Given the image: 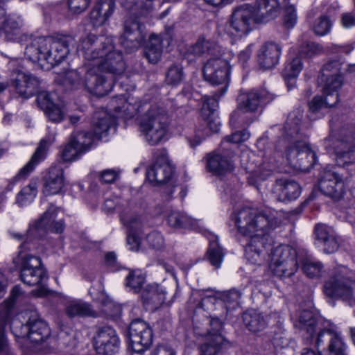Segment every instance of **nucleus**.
Wrapping results in <instances>:
<instances>
[{"label":"nucleus","mask_w":355,"mask_h":355,"mask_svg":"<svg viewBox=\"0 0 355 355\" xmlns=\"http://www.w3.org/2000/svg\"><path fill=\"white\" fill-rule=\"evenodd\" d=\"M78 49L82 51L85 60L92 62V67H96L97 73L112 85V81L107 80L105 73L119 75L125 69L122 53L115 49L110 37L89 34L80 40Z\"/></svg>","instance_id":"nucleus-1"},{"label":"nucleus","mask_w":355,"mask_h":355,"mask_svg":"<svg viewBox=\"0 0 355 355\" xmlns=\"http://www.w3.org/2000/svg\"><path fill=\"white\" fill-rule=\"evenodd\" d=\"M74 43V37L70 35L59 38L38 37L26 46L24 53L31 62H37L42 67L48 64L49 68L62 62L69 53L70 46Z\"/></svg>","instance_id":"nucleus-2"},{"label":"nucleus","mask_w":355,"mask_h":355,"mask_svg":"<svg viewBox=\"0 0 355 355\" xmlns=\"http://www.w3.org/2000/svg\"><path fill=\"white\" fill-rule=\"evenodd\" d=\"M235 225L238 232L254 242L268 241L271 232L279 226L277 213L266 214L252 207H243L236 214Z\"/></svg>","instance_id":"nucleus-3"},{"label":"nucleus","mask_w":355,"mask_h":355,"mask_svg":"<svg viewBox=\"0 0 355 355\" xmlns=\"http://www.w3.org/2000/svg\"><path fill=\"white\" fill-rule=\"evenodd\" d=\"M122 7L129 11L125 18L119 42L128 52L137 50L144 42L146 34L139 19L147 16L153 8V0H119Z\"/></svg>","instance_id":"nucleus-4"},{"label":"nucleus","mask_w":355,"mask_h":355,"mask_svg":"<svg viewBox=\"0 0 355 355\" xmlns=\"http://www.w3.org/2000/svg\"><path fill=\"white\" fill-rule=\"evenodd\" d=\"M284 245H277L270 250L266 245H245V255L252 263L261 264V259L270 263V267L275 275L279 277H289L297 270V262L293 259L286 260L284 255ZM289 247L290 245H286Z\"/></svg>","instance_id":"nucleus-5"},{"label":"nucleus","mask_w":355,"mask_h":355,"mask_svg":"<svg viewBox=\"0 0 355 355\" xmlns=\"http://www.w3.org/2000/svg\"><path fill=\"white\" fill-rule=\"evenodd\" d=\"M323 144L327 152L336 155L338 166L345 167L349 164L354 163L355 125H345L338 132H331L324 139Z\"/></svg>","instance_id":"nucleus-6"},{"label":"nucleus","mask_w":355,"mask_h":355,"mask_svg":"<svg viewBox=\"0 0 355 355\" xmlns=\"http://www.w3.org/2000/svg\"><path fill=\"white\" fill-rule=\"evenodd\" d=\"M62 83L74 89L85 87L89 93L98 96L107 94L112 89V83L107 82L103 76L98 74L91 63L86 65L83 78L80 77V71L71 69L64 73Z\"/></svg>","instance_id":"nucleus-7"},{"label":"nucleus","mask_w":355,"mask_h":355,"mask_svg":"<svg viewBox=\"0 0 355 355\" xmlns=\"http://www.w3.org/2000/svg\"><path fill=\"white\" fill-rule=\"evenodd\" d=\"M170 128V120L166 112L157 107H152L143 116L139 122V132L150 145L161 143Z\"/></svg>","instance_id":"nucleus-8"},{"label":"nucleus","mask_w":355,"mask_h":355,"mask_svg":"<svg viewBox=\"0 0 355 355\" xmlns=\"http://www.w3.org/2000/svg\"><path fill=\"white\" fill-rule=\"evenodd\" d=\"M175 167L168 157L166 149H159L156 152L155 162L146 171L148 180L154 186L166 184L163 191V198L168 201L178 187L173 182Z\"/></svg>","instance_id":"nucleus-9"},{"label":"nucleus","mask_w":355,"mask_h":355,"mask_svg":"<svg viewBox=\"0 0 355 355\" xmlns=\"http://www.w3.org/2000/svg\"><path fill=\"white\" fill-rule=\"evenodd\" d=\"M320 322L316 318L313 312L309 310L302 311L294 321V327L304 332L303 336L308 343H312L315 333L318 331L315 340V346L320 347L325 342H328L329 355H330V345L334 338H338L345 344L342 338L333 328H322Z\"/></svg>","instance_id":"nucleus-10"},{"label":"nucleus","mask_w":355,"mask_h":355,"mask_svg":"<svg viewBox=\"0 0 355 355\" xmlns=\"http://www.w3.org/2000/svg\"><path fill=\"white\" fill-rule=\"evenodd\" d=\"M115 118L107 113V111L101 110L95 112L93 121L92 129L94 134L89 132L80 131L74 132L71 141L76 144L78 149L85 153L90 149L96 140L106 136L110 127L115 123Z\"/></svg>","instance_id":"nucleus-11"},{"label":"nucleus","mask_w":355,"mask_h":355,"mask_svg":"<svg viewBox=\"0 0 355 355\" xmlns=\"http://www.w3.org/2000/svg\"><path fill=\"white\" fill-rule=\"evenodd\" d=\"M353 278V273L345 267L338 268L335 274L324 282V295L330 298H340L350 304L355 303V278Z\"/></svg>","instance_id":"nucleus-12"},{"label":"nucleus","mask_w":355,"mask_h":355,"mask_svg":"<svg viewBox=\"0 0 355 355\" xmlns=\"http://www.w3.org/2000/svg\"><path fill=\"white\" fill-rule=\"evenodd\" d=\"M219 96L214 95L213 96H203V103L200 111V116L204 121L202 127H198L193 137H188L189 145L195 148L200 145L208 135L207 130L213 132H216L220 129V121L215 115V112L218 107V100Z\"/></svg>","instance_id":"nucleus-13"},{"label":"nucleus","mask_w":355,"mask_h":355,"mask_svg":"<svg viewBox=\"0 0 355 355\" xmlns=\"http://www.w3.org/2000/svg\"><path fill=\"white\" fill-rule=\"evenodd\" d=\"M225 53L220 56L210 58L204 64L202 73L206 81L213 85H222L219 94L214 95L219 96L223 95L227 90L229 82L230 67Z\"/></svg>","instance_id":"nucleus-14"},{"label":"nucleus","mask_w":355,"mask_h":355,"mask_svg":"<svg viewBox=\"0 0 355 355\" xmlns=\"http://www.w3.org/2000/svg\"><path fill=\"white\" fill-rule=\"evenodd\" d=\"M272 98V95L265 89L241 91L237 97V109L232 114L230 122L234 123L239 119L243 118V113L256 112L262 104L270 101Z\"/></svg>","instance_id":"nucleus-15"},{"label":"nucleus","mask_w":355,"mask_h":355,"mask_svg":"<svg viewBox=\"0 0 355 355\" xmlns=\"http://www.w3.org/2000/svg\"><path fill=\"white\" fill-rule=\"evenodd\" d=\"M340 64L331 62L324 65L318 81L322 87V95L331 98L330 104L338 102V90L343 85V77L340 73Z\"/></svg>","instance_id":"nucleus-16"},{"label":"nucleus","mask_w":355,"mask_h":355,"mask_svg":"<svg viewBox=\"0 0 355 355\" xmlns=\"http://www.w3.org/2000/svg\"><path fill=\"white\" fill-rule=\"evenodd\" d=\"M285 157L288 164L296 170L309 171L316 162V154L304 142L295 141L287 147Z\"/></svg>","instance_id":"nucleus-17"},{"label":"nucleus","mask_w":355,"mask_h":355,"mask_svg":"<svg viewBox=\"0 0 355 355\" xmlns=\"http://www.w3.org/2000/svg\"><path fill=\"white\" fill-rule=\"evenodd\" d=\"M18 259L21 265V279L24 284L36 286L46 278L39 257L19 251Z\"/></svg>","instance_id":"nucleus-18"},{"label":"nucleus","mask_w":355,"mask_h":355,"mask_svg":"<svg viewBox=\"0 0 355 355\" xmlns=\"http://www.w3.org/2000/svg\"><path fill=\"white\" fill-rule=\"evenodd\" d=\"M10 328L18 337H27L33 343H40L50 336V329L47 324L40 319L33 318L20 324L17 320H13Z\"/></svg>","instance_id":"nucleus-19"},{"label":"nucleus","mask_w":355,"mask_h":355,"mask_svg":"<svg viewBox=\"0 0 355 355\" xmlns=\"http://www.w3.org/2000/svg\"><path fill=\"white\" fill-rule=\"evenodd\" d=\"M58 208L51 205L43 216L34 224L30 226L26 241H32V239L44 235L46 230L55 233H62L65 227L62 220H55Z\"/></svg>","instance_id":"nucleus-20"},{"label":"nucleus","mask_w":355,"mask_h":355,"mask_svg":"<svg viewBox=\"0 0 355 355\" xmlns=\"http://www.w3.org/2000/svg\"><path fill=\"white\" fill-rule=\"evenodd\" d=\"M96 352L101 355H114L120 347V340L116 331L109 325L96 329L92 338Z\"/></svg>","instance_id":"nucleus-21"},{"label":"nucleus","mask_w":355,"mask_h":355,"mask_svg":"<svg viewBox=\"0 0 355 355\" xmlns=\"http://www.w3.org/2000/svg\"><path fill=\"white\" fill-rule=\"evenodd\" d=\"M128 336L132 350L138 354L148 349L153 342L152 329L146 322L140 319L130 323Z\"/></svg>","instance_id":"nucleus-22"},{"label":"nucleus","mask_w":355,"mask_h":355,"mask_svg":"<svg viewBox=\"0 0 355 355\" xmlns=\"http://www.w3.org/2000/svg\"><path fill=\"white\" fill-rule=\"evenodd\" d=\"M199 306L205 311L210 313L211 318L209 324L212 328L208 332L211 334H220L223 321L227 317V309L223 306V302L216 300V297L207 295L202 297Z\"/></svg>","instance_id":"nucleus-23"},{"label":"nucleus","mask_w":355,"mask_h":355,"mask_svg":"<svg viewBox=\"0 0 355 355\" xmlns=\"http://www.w3.org/2000/svg\"><path fill=\"white\" fill-rule=\"evenodd\" d=\"M55 132L49 133L42 139L35 152L32 155L29 162L18 172L11 180V183L15 184L19 181L25 180L31 172L34 171L36 166L45 159L48 146L55 140Z\"/></svg>","instance_id":"nucleus-24"},{"label":"nucleus","mask_w":355,"mask_h":355,"mask_svg":"<svg viewBox=\"0 0 355 355\" xmlns=\"http://www.w3.org/2000/svg\"><path fill=\"white\" fill-rule=\"evenodd\" d=\"M26 295L21 291L19 286L12 288L9 298L4 302L3 309L0 313V352L4 349V327L9 321L12 309L17 305H21L25 302Z\"/></svg>","instance_id":"nucleus-25"},{"label":"nucleus","mask_w":355,"mask_h":355,"mask_svg":"<svg viewBox=\"0 0 355 355\" xmlns=\"http://www.w3.org/2000/svg\"><path fill=\"white\" fill-rule=\"evenodd\" d=\"M12 85L21 97L28 98L39 91L40 80L30 74L15 71L12 74Z\"/></svg>","instance_id":"nucleus-26"},{"label":"nucleus","mask_w":355,"mask_h":355,"mask_svg":"<svg viewBox=\"0 0 355 355\" xmlns=\"http://www.w3.org/2000/svg\"><path fill=\"white\" fill-rule=\"evenodd\" d=\"M250 4H244L236 8L232 14L230 27L239 35L248 33L255 22Z\"/></svg>","instance_id":"nucleus-27"},{"label":"nucleus","mask_w":355,"mask_h":355,"mask_svg":"<svg viewBox=\"0 0 355 355\" xmlns=\"http://www.w3.org/2000/svg\"><path fill=\"white\" fill-rule=\"evenodd\" d=\"M322 192L335 201L340 200L345 188L343 178L336 171H327L320 182Z\"/></svg>","instance_id":"nucleus-28"},{"label":"nucleus","mask_w":355,"mask_h":355,"mask_svg":"<svg viewBox=\"0 0 355 355\" xmlns=\"http://www.w3.org/2000/svg\"><path fill=\"white\" fill-rule=\"evenodd\" d=\"M250 6L256 23H267L279 13V4L277 0H255Z\"/></svg>","instance_id":"nucleus-29"},{"label":"nucleus","mask_w":355,"mask_h":355,"mask_svg":"<svg viewBox=\"0 0 355 355\" xmlns=\"http://www.w3.org/2000/svg\"><path fill=\"white\" fill-rule=\"evenodd\" d=\"M272 191L278 200L289 202L296 200L300 196L301 187L292 179L281 178L276 180Z\"/></svg>","instance_id":"nucleus-30"},{"label":"nucleus","mask_w":355,"mask_h":355,"mask_svg":"<svg viewBox=\"0 0 355 355\" xmlns=\"http://www.w3.org/2000/svg\"><path fill=\"white\" fill-rule=\"evenodd\" d=\"M282 47L274 42H266L261 46L257 54V63L263 69H270L279 60Z\"/></svg>","instance_id":"nucleus-31"},{"label":"nucleus","mask_w":355,"mask_h":355,"mask_svg":"<svg viewBox=\"0 0 355 355\" xmlns=\"http://www.w3.org/2000/svg\"><path fill=\"white\" fill-rule=\"evenodd\" d=\"M42 180L44 194H58L64 185V171L59 166H51L44 175Z\"/></svg>","instance_id":"nucleus-32"},{"label":"nucleus","mask_w":355,"mask_h":355,"mask_svg":"<svg viewBox=\"0 0 355 355\" xmlns=\"http://www.w3.org/2000/svg\"><path fill=\"white\" fill-rule=\"evenodd\" d=\"M121 222L128 227L127 232V244H140L143 241L141 232L139 229L143 224V218L139 215H127L126 209H123L120 214Z\"/></svg>","instance_id":"nucleus-33"},{"label":"nucleus","mask_w":355,"mask_h":355,"mask_svg":"<svg viewBox=\"0 0 355 355\" xmlns=\"http://www.w3.org/2000/svg\"><path fill=\"white\" fill-rule=\"evenodd\" d=\"M113 0L98 1L90 12L89 19L94 26L99 27L104 25L114 10Z\"/></svg>","instance_id":"nucleus-34"},{"label":"nucleus","mask_w":355,"mask_h":355,"mask_svg":"<svg viewBox=\"0 0 355 355\" xmlns=\"http://www.w3.org/2000/svg\"><path fill=\"white\" fill-rule=\"evenodd\" d=\"M228 346V342L220 334L208 332L203 343L200 346V351L202 355H218Z\"/></svg>","instance_id":"nucleus-35"},{"label":"nucleus","mask_w":355,"mask_h":355,"mask_svg":"<svg viewBox=\"0 0 355 355\" xmlns=\"http://www.w3.org/2000/svg\"><path fill=\"white\" fill-rule=\"evenodd\" d=\"M207 167L213 173L220 176L233 170V165L227 155L219 153L209 154L207 157Z\"/></svg>","instance_id":"nucleus-36"},{"label":"nucleus","mask_w":355,"mask_h":355,"mask_svg":"<svg viewBox=\"0 0 355 355\" xmlns=\"http://www.w3.org/2000/svg\"><path fill=\"white\" fill-rule=\"evenodd\" d=\"M269 315H264L255 310H250L244 313L243 320L249 331L257 333L266 329L268 324Z\"/></svg>","instance_id":"nucleus-37"},{"label":"nucleus","mask_w":355,"mask_h":355,"mask_svg":"<svg viewBox=\"0 0 355 355\" xmlns=\"http://www.w3.org/2000/svg\"><path fill=\"white\" fill-rule=\"evenodd\" d=\"M188 51L195 56H201L205 53L215 55L216 53H220V46L216 42L211 38H207L204 35H201Z\"/></svg>","instance_id":"nucleus-38"},{"label":"nucleus","mask_w":355,"mask_h":355,"mask_svg":"<svg viewBox=\"0 0 355 355\" xmlns=\"http://www.w3.org/2000/svg\"><path fill=\"white\" fill-rule=\"evenodd\" d=\"M141 299L146 305L157 309L165 300V293L157 285H148L141 291Z\"/></svg>","instance_id":"nucleus-39"},{"label":"nucleus","mask_w":355,"mask_h":355,"mask_svg":"<svg viewBox=\"0 0 355 355\" xmlns=\"http://www.w3.org/2000/svg\"><path fill=\"white\" fill-rule=\"evenodd\" d=\"M162 39L157 35H151L144 48V55L150 63L156 64L162 53Z\"/></svg>","instance_id":"nucleus-40"},{"label":"nucleus","mask_w":355,"mask_h":355,"mask_svg":"<svg viewBox=\"0 0 355 355\" xmlns=\"http://www.w3.org/2000/svg\"><path fill=\"white\" fill-rule=\"evenodd\" d=\"M65 314L69 318L76 317H86L93 315L91 306L79 300L69 301L65 306Z\"/></svg>","instance_id":"nucleus-41"},{"label":"nucleus","mask_w":355,"mask_h":355,"mask_svg":"<svg viewBox=\"0 0 355 355\" xmlns=\"http://www.w3.org/2000/svg\"><path fill=\"white\" fill-rule=\"evenodd\" d=\"M302 264V270L304 275L310 279H320L325 274L323 263L311 257H305L300 259Z\"/></svg>","instance_id":"nucleus-42"},{"label":"nucleus","mask_w":355,"mask_h":355,"mask_svg":"<svg viewBox=\"0 0 355 355\" xmlns=\"http://www.w3.org/2000/svg\"><path fill=\"white\" fill-rule=\"evenodd\" d=\"M167 221L173 227L196 229L199 226L198 220L177 211H173L168 214Z\"/></svg>","instance_id":"nucleus-43"},{"label":"nucleus","mask_w":355,"mask_h":355,"mask_svg":"<svg viewBox=\"0 0 355 355\" xmlns=\"http://www.w3.org/2000/svg\"><path fill=\"white\" fill-rule=\"evenodd\" d=\"M314 236L318 243L331 244L340 242L334 229L324 224H318L315 226Z\"/></svg>","instance_id":"nucleus-44"},{"label":"nucleus","mask_w":355,"mask_h":355,"mask_svg":"<svg viewBox=\"0 0 355 355\" xmlns=\"http://www.w3.org/2000/svg\"><path fill=\"white\" fill-rule=\"evenodd\" d=\"M303 68L302 59L296 57L288 63L284 70L283 76L287 82L288 87L290 89L293 86L295 78L298 76Z\"/></svg>","instance_id":"nucleus-45"},{"label":"nucleus","mask_w":355,"mask_h":355,"mask_svg":"<svg viewBox=\"0 0 355 355\" xmlns=\"http://www.w3.org/2000/svg\"><path fill=\"white\" fill-rule=\"evenodd\" d=\"M302 116V112L300 110H294L289 113L284 125V134L286 136L295 137L297 135Z\"/></svg>","instance_id":"nucleus-46"},{"label":"nucleus","mask_w":355,"mask_h":355,"mask_svg":"<svg viewBox=\"0 0 355 355\" xmlns=\"http://www.w3.org/2000/svg\"><path fill=\"white\" fill-rule=\"evenodd\" d=\"M241 297V293L236 289H231L223 292L219 297H216V300L223 302L225 309L229 311L236 309L239 305V301Z\"/></svg>","instance_id":"nucleus-47"},{"label":"nucleus","mask_w":355,"mask_h":355,"mask_svg":"<svg viewBox=\"0 0 355 355\" xmlns=\"http://www.w3.org/2000/svg\"><path fill=\"white\" fill-rule=\"evenodd\" d=\"M37 193V182L31 181L30 183L24 187L17 196V202L24 206L27 203L32 202Z\"/></svg>","instance_id":"nucleus-48"},{"label":"nucleus","mask_w":355,"mask_h":355,"mask_svg":"<svg viewBox=\"0 0 355 355\" xmlns=\"http://www.w3.org/2000/svg\"><path fill=\"white\" fill-rule=\"evenodd\" d=\"M145 282V277L139 270H130L125 279V286L134 293L141 291Z\"/></svg>","instance_id":"nucleus-49"},{"label":"nucleus","mask_w":355,"mask_h":355,"mask_svg":"<svg viewBox=\"0 0 355 355\" xmlns=\"http://www.w3.org/2000/svg\"><path fill=\"white\" fill-rule=\"evenodd\" d=\"M247 170L251 172V177L250 178V182H252V180L253 178H255V181H261L265 180L267 179L272 173V168L266 164L262 165H259V166L254 168L250 165H246L245 166Z\"/></svg>","instance_id":"nucleus-50"},{"label":"nucleus","mask_w":355,"mask_h":355,"mask_svg":"<svg viewBox=\"0 0 355 355\" xmlns=\"http://www.w3.org/2000/svg\"><path fill=\"white\" fill-rule=\"evenodd\" d=\"M328 102H331V101L327 96H316L309 103V110L311 113H318L336 105L328 103Z\"/></svg>","instance_id":"nucleus-51"},{"label":"nucleus","mask_w":355,"mask_h":355,"mask_svg":"<svg viewBox=\"0 0 355 355\" xmlns=\"http://www.w3.org/2000/svg\"><path fill=\"white\" fill-rule=\"evenodd\" d=\"M110 107V110H114L116 113L123 112L124 114L129 116L133 114L130 108V107L132 106L125 101L123 96L112 99Z\"/></svg>","instance_id":"nucleus-52"},{"label":"nucleus","mask_w":355,"mask_h":355,"mask_svg":"<svg viewBox=\"0 0 355 355\" xmlns=\"http://www.w3.org/2000/svg\"><path fill=\"white\" fill-rule=\"evenodd\" d=\"M207 255L211 264L218 268L221 265L225 253L220 245H214L208 248Z\"/></svg>","instance_id":"nucleus-53"},{"label":"nucleus","mask_w":355,"mask_h":355,"mask_svg":"<svg viewBox=\"0 0 355 355\" xmlns=\"http://www.w3.org/2000/svg\"><path fill=\"white\" fill-rule=\"evenodd\" d=\"M21 26L22 20L19 17L6 16L3 30L10 39H12V37H10V34L13 33L17 35Z\"/></svg>","instance_id":"nucleus-54"},{"label":"nucleus","mask_w":355,"mask_h":355,"mask_svg":"<svg viewBox=\"0 0 355 355\" xmlns=\"http://www.w3.org/2000/svg\"><path fill=\"white\" fill-rule=\"evenodd\" d=\"M331 26V21L327 17L321 16L315 20L313 30L316 35L323 36L329 33Z\"/></svg>","instance_id":"nucleus-55"},{"label":"nucleus","mask_w":355,"mask_h":355,"mask_svg":"<svg viewBox=\"0 0 355 355\" xmlns=\"http://www.w3.org/2000/svg\"><path fill=\"white\" fill-rule=\"evenodd\" d=\"M182 78L183 72L181 66L173 64L168 68L166 76V80L168 84L177 85L181 82Z\"/></svg>","instance_id":"nucleus-56"},{"label":"nucleus","mask_w":355,"mask_h":355,"mask_svg":"<svg viewBox=\"0 0 355 355\" xmlns=\"http://www.w3.org/2000/svg\"><path fill=\"white\" fill-rule=\"evenodd\" d=\"M83 153H84L70 140L63 149L62 156L64 161L71 162L78 159Z\"/></svg>","instance_id":"nucleus-57"},{"label":"nucleus","mask_w":355,"mask_h":355,"mask_svg":"<svg viewBox=\"0 0 355 355\" xmlns=\"http://www.w3.org/2000/svg\"><path fill=\"white\" fill-rule=\"evenodd\" d=\"M323 49L319 44L308 42L301 45L299 53L300 55L312 57L322 53Z\"/></svg>","instance_id":"nucleus-58"},{"label":"nucleus","mask_w":355,"mask_h":355,"mask_svg":"<svg viewBox=\"0 0 355 355\" xmlns=\"http://www.w3.org/2000/svg\"><path fill=\"white\" fill-rule=\"evenodd\" d=\"M45 114L51 121L58 123L64 119L65 108L62 105L55 104L46 110Z\"/></svg>","instance_id":"nucleus-59"},{"label":"nucleus","mask_w":355,"mask_h":355,"mask_svg":"<svg viewBox=\"0 0 355 355\" xmlns=\"http://www.w3.org/2000/svg\"><path fill=\"white\" fill-rule=\"evenodd\" d=\"M37 103L38 106L45 112L46 110L52 107L55 103L52 101L51 95L47 92H37Z\"/></svg>","instance_id":"nucleus-60"},{"label":"nucleus","mask_w":355,"mask_h":355,"mask_svg":"<svg viewBox=\"0 0 355 355\" xmlns=\"http://www.w3.org/2000/svg\"><path fill=\"white\" fill-rule=\"evenodd\" d=\"M297 22V14L293 6H287L285 9L284 26L287 28H292Z\"/></svg>","instance_id":"nucleus-61"},{"label":"nucleus","mask_w":355,"mask_h":355,"mask_svg":"<svg viewBox=\"0 0 355 355\" xmlns=\"http://www.w3.org/2000/svg\"><path fill=\"white\" fill-rule=\"evenodd\" d=\"M90 0H69V9L73 14H80L87 8Z\"/></svg>","instance_id":"nucleus-62"},{"label":"nucleus","mask_w":355,"mask_h":355,"mask_svg":"<svg viewBox=\"0 0 355 355\" xmlns=\"http://www.w3.org/2000/svg\"><path fill=\"white\" fill-rule=\"evenodd\" d=\"M125 203L126 202L121 200L117 197H114V198H107L105 200L103 209L107 213L112 212L116 208L120 210L121 207H123Z\"/></svg>","instance_id":"nucleus-63"},{"label":"nucleus","mask_w":355,"mask_h":355,"mask_svg":"<svg viewBox=\"0 0 355 355\" xmlns=\"http://www.w3.org/2000/svg\"><path fill=\"white\" fill-rule=\"evenodd\" d=\"M250 137V133L246 130H243L239 132H235L232 135L226 136V142L239 144L246 141Z\"/></svg>","instance_id":"nucleus-64"}]
</instances>
